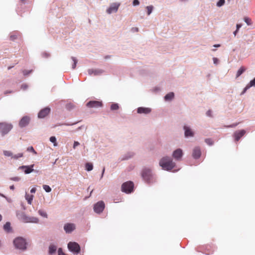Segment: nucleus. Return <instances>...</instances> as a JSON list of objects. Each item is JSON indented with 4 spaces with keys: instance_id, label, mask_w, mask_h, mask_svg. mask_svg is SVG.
Here are the masks:
<instances>
[{
    "instance_id": "obj_45",
    "label": "nucleus",
    "mask_w": 255,
    "mask_h": 255,
    "mask_svg": "<svg viewBox=\"0 0 255 255\" xmlns=\"http://www.w3.org/2000/svg\"><path fill=\"white\" fill-rule=\"evenodd\" d=\"M35 192H36L35 188H32L30 190V192L32 193H34Z\"/></svg>"
},
{
    "instance_id": "obj_22",
    "label": "nucleus",
    "mask_w": 255,
    "mask_h": 255,
    "mask_svg": "<svg viewBox=\"0 0 255 255\" xmlns=\"http://www.w3.org/2000/svg\"><path fill=\"white\" fill-rule=\"evenodd\" d=\"M57 247L55 245H51L49 247V254L51 255L56 251Z\"/></svg>"
},
{
    "instance_id": "obj_27",
    "label": "nucleus",
    "mask_w": 255,
    "mask_h": 255,
    "mask_svg": "<svg viewBox=\"0 0 255 255\" xmlns=\"http://www.w3.org/2000/svg\"><path fill=\"white\" fill-rule=\"evenodd\" d=\"M252 86H255V78L250 81L249 84H248L245 88V90H246L247 89Z\"/></svg>"
},
{
    "instance_id": "obj_28",
    "label": "nucleus",
    "mask_w": 255,
    "mask_h": 255,
    "mask_svg": "<svg viewBox=\"0 0 255 255\" xmlns=\"http://www.w3.org/2000/svg\"><path fill=\"white\" fill-rule=\"evenodd\" d=\"M18 36H19V34L17 32L11 33L10 35V39L11 40H14L16 39Z\"/></svg>"
},
{
    "instance_id": "obj_12",
    "label": "nucleus",
    "mask_w": 255,
    "mask_h": 255,
    "mask_svg": "<svg viewBox=\"0 0 255 255\" xmlns=\"http://www.w3.org/2000/svg\"><path fill=\"white\" fill-rule=\"evenodd\" d=\"M246 133V131L244 129L236 131L234 134L235 139L238 141Z\"/></svg>"
},
{
    "instance_id": "obj_18",
    "label": "nucleus",
    "mask_w": 255,
    "mask_h": 255,
    "mask_svg": "<svg viewBox=\"0 0 255 255\" xmlns=\"http://www.w3.org/2000/svg\"><path fill=\"white\" fill-rule=\"evenodd\" d=\"M151 112V109L148 108L139 107L137 109V113L139 114H147Z\"/></svg>"
},
{
    "instance_id": "obj_41",
    "label": "nucleus",
    "mask_w": 255,
    "mask_h": 255,
    "mask_svg": "<svg viewBox=\"0 0 255 255\" xmlns=\"http://www.w3.org/2000/svg\"><path fill=\"white\" fill-rule=\"evenodd\" d=\"M139 4V2L138 1V0H133V5L135 6V5H137Z\"/></svg>"
},
{
    "instance_id": "obj_39",
    "label": "nucleus",
    "mask_w": 255,
    "mask_h": 255,
    "mask_svg": "<svg viewBox=\"0 0 255 255\" xmlns=\"http://www.w3.org/2000/svg\"><path fill=\"white\" fill-rule=\"evenodd\" d=\"M58 255H65V254L63 252L61 248H59L58 250Z\"/></svg>"
},
{
    "instance_id": "obj_55",
    "label": "nucleus",
    "mask_w": 255,
    "mask_h": 255,
    "mask_svg": "<svg viewBox=\"0 0 255 255\" xmlns=\"http://www.w3.org/2000/svg\"><path fill=\"white\" fill-rule=\"evenodd\" d=\"M238 31V30H237V29H236V30L234 32V35H236L237 32V31Z\"/></svg>"
},
{
    "instance_id": "obj_20",
    "label": "nucleus",
    "mask_w": 255,
    "mask_h": 255,
    "mask_svg": "<svg viewBox=\"0 0 255 255\" xmlns=\"http://www.w3.org/2000/svg\"><path fill=\"white\" fill-rule=\"evenodd\" d=\"M33 167V165H32L31 166H22L21 167L22 168H24V173L25 174H29L33 171V169L32 167Z\"/></svg>"
},
{
    "instance_id": "obj_16",
    "label": "nucleus",
    "mask_w": 255,
    "mask_h": 255,
    "mask_svg": "<svg viewBox=\"0 0 255 255\" xmlns=\"http://www.w3.org/2000/svg\"><path fill=\"white\" fill-rule=\"evenodd\" d=\"M201 154V151L199 147H196L193 149L192 156L194 158H199L200 157Z\"/></svg>"
},
{
    "instance_id": "obj_17",
    "label": "nucleus",
    "mask_w": 255,
    "mask_h": 255,
    "mask_svg": "<svg viewBox=\"0 0 255 255\" xmlns=\"http://www.w3.org/2000/svg\"><path fill=\"white\" fill-rule=\"evenodd\" d=\"M184 129L185 130V136L186 137L193 136L194 132L189 127L184 126Z\"/></svg>"
},
{
    "instance_id": "obj_33",
    "label": "nucleus",
    "mask_w": 255,
    "mask_h": 255,
    "mask_svg": "<svg viewBox=\"0 0 255 255\" xmlns=\"http://www.w3.org/2000/svg\"><path fill=\"white\" fill-rule=\"evenodd\" d=\"M38 213L41 216L45 217V218L47 217V215L45 212H44L42 210H39L38 211Z\"/></svg>"
},
{
    "instance_id": "obj_24",
    "label": "nucleus",
    "mask_w": 255,
    "mask_h": 255,
    "mask_svg": "<svg viewBox=\"0 0 255 255\" xmlns=\"http://www.w3.org/2000/svg\"><path fill=\"white\" fill-rule=\"evenodd\" d=\"M25 198L27 201L28 203L29 204H31L33 198V196L31 195L26 194Z\"/></svg>"
},
{
    "instance_id": "obj_8",
    "label": "nucleus",
    "mask_w": 255,
    "mask_h": 255,
    "mask_svg": "<svg viewBox=\"0 0 255 255\" xmlns=\"http://www.w3.org/2000/svg\"><path fill=\"white\" fill-rule=\"evenodd\" d=\"M102 106V102L98 101H91L87 103V106L89 108H97Z\"/></svg>"
},
{
    "instance_id": "obj_47",
    "label": "nucleus",
    "mask_w": 255,
    "mask_h": 255,
    "mask_svg": "<svg viewBox=\"0 0 255 255\" xmlns=\"http://www.w3.org/2000/svg\"><path fill=\"white\" fill-rule=\"evenodd\" d=\"M213 60H214V63H215V64L217 63V62L218 61V60L217 58H214Z\"/></svg>"
},
{
    "instance_id": "obj_29",
    "label": "nucleus",
    "mask_w": 255,
    "mask_h": 255,
    "mask_svg": "<svg viewBox=\"0 0 255 255\" xmlns=\"http://www.w3.org/2000/svg\"><path fill=\"white\" fill-rule=\"evenodd\" d=\"M50 141L53 143L54 146H56L57 145V143L56 142V138L55 136H51L50 138Z\"/></svg>"
},
{
    "instance_id": "obj_13",
    "label": "nucleus",
    "mask_w": 255,
    "mask_h": 255,
    "mask_svg": "<svg viewBox=\"0 0 255 255\" xmlns=\"http://www.w3.org/2000/svg\"><path fill=\"white\" fill-rule=\"evenodd\" d=\"M182 155H183L182 150L180 148L175 150L173 152V154H172L173 157L176 160H180Z\"/></svg>"
},
{
    "instance_id": "obj_30",
    "label": "nucleus",
    "mask_w": 255,
    "mask_h": 255,
    "mask_svg": "<svg viewBox=\"0 0 255 255\" xmlns=\"http://www.w3.org/2000/svg\"><path fill=\"white\" fill-rule=\"evenodd\" d=\"M119 107L117 104H113L111 106V109L112 110H117L119 109Z\"/></svg>"
},
{
    "instance_id": "obj_15",
    "label": "nucleus",
    "mask_w": 255,
    "mask_h": 255,
    "mask_svg": "<svg viewBox=\"0 0 255 255\" xmlns=\"http://www.w3.org/2000/svg\"><path fill=\"white\" fill-rule=\"evenodd\" d=\"M29 118L28 117H23L19 123V125L20 127H24L27 126L29 122Z\"/></svg>"
},
{
    "instance_id": "obj_54",
    "label": "nucleus",
    "mask_w": 255,
    "mask_h": 255,
    "mask_svg": "<svg viewBox=\"0 0 255 255\" xmlns=\"http://www.w3.org/2000/svg\"><path fill=\"white\" fill-rule=\"evenodd\" d=\"M214 47H219L220 46V45L219 44H217V45H214Z\"/></svg>"
},
{
    "instance_id": "obj_53",
    "label": "nucleus",
    "mask_w": 255,
    "mask_h": 255,
    "mask_svg": "<svg viewBox=\"0 0 255 255\" xmlns=\"http://www.w3.org/2000/svg\"><path fill=\"white\" fill-rule=\"evenodd\" d=\"M204 253L206 254L209 255V254H210V252H204Z\"/></svg>"
},
{
    "instance_id": "obj_4",
    "label": "nucleus",
    "mask_w": 255,
    "mask_h": 255,
    "mask_svg": "<svg viewBox=\"0 0 255 255\" xmlns=\"http://www.w3.org/2000/svg\"><path fill=\"white\" fill-rule=\"evenodd\" d=\"M133 183L131 181H128L123 184L122 186V191L127 193H131L133 191Z\"/></svg>"
},
{
    "instance_id": "obj_6",
    "label": "nucleus",
    "mask_w": 255,
    "mask_h": 255,
    "mask_svg": "<svg viewBox=\"0 0 255 255\" xmlns=\"http://www.w3.org/2000/svg\"><path fill=\"white\" fill-rule=\"evenodd\" d=\"M143 179L147 182H150L152 179L151 170L149 169H144L142 172Z\"/></svg>"
},
{
    "instance_id": "obj_34",
    "label": "nucleus",
    "mask_w": 255,
    "mask_h": 255,
    "mask_svg": "<svg viewBox=\"0 0 255 255\" xmlns=\"http://www.w3.org/2000/svg\"><path fill=\"white\" fill-rule=\"evenodd\" d=\"M28 222H32V223H38V219L37 218L33 217L31 218H29Z\"/></svg>"
},
{
    "instance_id": "obj_1",
    "label": "nucleus",
    "mask_w": 255,
    "mask_h": 255,
    "mask_svg": "<svg viewBox=\"0 0 255 255\" xmlns=\"http://www.w3.org/2000/svg\"><path fill=\"white\" fill-rule=\"evenodd\" d=\"M159 164L163 169L167 171L172 170L175 166V163L172 159L167 156L162 158L159 161Z\"/></svg>"
},
{
    "instance_id": "obj_3",
    "label": "nucleus",
    "mask_w": 255,
    "mask_h": 255,
    "mask_svg": "<svg viewBox=\"0 0 255 255\" xmlns=\"http://www.w3.org/2000/svg\"><path fill=\"white\" fill-rule=\"evenodd\" d=\"M13 244L17 249L20 250H24L26 249V242L22 238L19 237L16 238L13 241Z\"/></svg>"
},
{
    "instance_id": "obj_9",
    "label": "nucleus",
    "mask_w": 255,
    "mask_h": 255,
    "mask_svg": "<svg viewBox=\"0 0 255 255\" xmlns=\"http://www.w3.org/2000/svg\"><path fill=\"white\" fill-rule=\"evenodd\" d=\"M120 6L119 4L114 3L107 9V12L108 14H111L113 12H116Z\"/></svg>"
},
{
    "instance_id": "obj_56",
    "label": "nucleus",
    "mask_w": 255,
    "mask_h": 255,
    "mask_svg": "<svg viewBox=\"0 0 255 255\" xmlns=\"http://www.w3.org/2000/svg\"><path fill=\"white\" fill-rule=\"evenodd\" d=\"M23 74L24 75H26V74H28V73H26L25 71H23Z\"/></svg>"
},
{
    "instance_id": "obj_42",
    "label": "nucleus",
    "mask_w": 255,
    "mask_h": 255,
    "mask_svg": "<svg viewBox=\"0 0 255 255\" xmlns=\"http://www.w3.org/2000/svg\"><path fill=\"white\" fill-rule=\"evenodd\" d=\"M79 144H80V143H79V142H78V141H74V145H73V148H75Z\"/></svg>"
},
{
    "instance_id": "obj_10",
    "label": "nucleus",
    "mask_w": 255,
    "mask_h": 255,
    "mask_svg": "<svg viewBox=\"0 0 255 255\" xmlns=\"http://www.w3.org/2000/svg\"><path fill=\"white\" fill-rule=\"evenodd\" d=\"M64 229L66 233H70L75 229V226L72 223H67L64 225Z\"/></svg>"
},
{
    "instance_id": "obj_38",
    "label": "nucleus",
    "mask_w": 255,
    "mask_h": 255,
    "mask_svg": "<svg viewBox=\"0 0 255 255\" xmlns=\"http://www.w3.org/2000/svg\"><path fill=\"white\" fill-rule=\"evenodd\" d=\"M245 21L247 23L248 25H251V19L249 17H245L244 18Z\"/></svg>"
},
{
    "instance_id": "obj_23",
    "label": "nucleus",
    "mask_w": 255,
    "mask_h": 255,
    "mask_svg": "<svg viewBox=\"0 0 255 255\" xmlns=\"http://www.w3.org/2000/svg\"><path fill=\"white\" fill-rule=\"evenodd\" d=\"M174 96V94L173 92H170L165 96L164 99L166 101L171 100L173 98Z\"/></svg>"
},
{
    "instance_id": "obj_36",
    "label": "nucleus",
    "mask_w": 255,
    "mask_h": 255,
    "mask_svg": "<svg viewBox=\"0 0 255 255\" xmlns=\"http://www.w3.org/2000/svg\"><path fill=\"white\" fill-rule=\"evenodd\" d=\"M225 0H219V1L217 3V5L219 7H220L224 5L225 3Z\"/></svg>"
},
{
    "instance_id": "obj_26",
    "label": "nucleus",
    "mask_w": 255,
    "mask_h": 255,
    "mask_svg": "<svg viewBox=\"0 0 255 255\" xmlns=\"http://www.w3.org/2000/svg\"><path fill=\"white\" fill-rule=\"evenodd\" d=\"M86 169L88 171H91L93 168V164L91 163L88 162L85 165Z\"/></svg>"
},
{
    "instance_id": "obj_32",
    "label": "nucleus",
    "mask_w": 255,
    "mask_h": 255,
    "mask_svg": "<svg viewBox=\"0 0 255 255\" xmlns=\"http://www.w3.org/2000/svg\"><path fill=\"white\" fill-rule=\"evenodd\" d=\"M146 8L147 10V14L149 15L152 11L153 6H152V5L147 6H146Z\"/></svg>"
},
{
    "instance_id": "obj_51",
    "label": "nucleus",
    "mask_w": 255,
    "mask_h": 255,
    "mask_svg": "<svg viewBox=\"0 0 255 255\" xmlns=\"http://www.w3.org/2000/svg\"><path fill=\"white\" fill-rule=\"evenodd\" d=\"M133 30H134V31H138V28H133Z\"/></svg>"
},
{
    "instance_id": "obj_52",
    "label": "nucleus",
    "mask_w": 255,
    "mask_h": 255,
    "mask_svg": "<svg viewBox=\"0 0 255 255\" xmlns=\"http://www.w3.org/2000/svg\"><path fill=\"white\" fill-rule=\"evenodd\" d=\"M237 126V124L233 125L232 126H229V127H235Z\"/></svg>"
},
{
    "instance_id": "obj_21",
    "label": "nucleus",
    "mask_w": 255,
    "mask_h": 255,
    "mask_svg": "<svg viewBox=\"0 0 255 255\" xmlns=\"http://www.w3.org/2000/svg\"><path fill=\"white\" fill-rule=\"evenodd\" d=\"M246 70V68L245 67L242 66L240 67L237 73L236 78H238L239 76H240Z\"/></svg>"
},
{
    "instance_id": "obj_5",
    "label": "nucleus",
    "mask_w": 255,
    "mask_h": 255,
    "mask_svg": "<svg viewBox=\"0 0 255 255\" xmlns=\"http://www.w3.org/2000/svg\"><path fill=\"white\" fill-rule=\"evenodd\" d=\"M68 249L74 254H78L80 252V247L76 242H69L68 244Z\"/></svg>"
},
{
    "instance_id": "obj_7",
    "label": "nucleus",
    "mask_w": 255,
    "mask_h": 255,
    "mask_svg": "<svg viewBox=\"0 0 255 255\" xmlns=\"http://www.w3.org/2000/svg\"><path fill=\"white\" fill-rule=\"evenodd\" d=\"M105 208V203L101 201L97 202L94 207V211L97 213H102Z\"/></svg>"
},
{
    "instance_id": "obj_19",
    "label": "nucleus",
    "mask_w": 255,
    "mask_h": 255,
    "mask_svg": "<svg viewBox=\"0 0 255 255\" xmlns=\"http://www.w3.org/2000/svg\"><path fill=\"white\" fill-rule=\"evenodd\" d=\"M103 72L101 70H94V69H89L88 70V73L89 75H91L94 74V75H98L102 74Z\"/></svg>"
},
{
    "instance_id": "obj_2",
    "label": "nucleus",
    "mask_w": 255,
    "mask_h": 255,
    "mask_svg": "<svg viewBox=\"0 0 255 255\" xmlns=\"http://www.w3.org/2000/svg\"><path fill=\"white\" fill-rule=\"evenodd\" d=\"M11 124L7 123H0V133L2 136L6 134L12 128Z\"/></svg>"
},
{
    "instance_id": "obj_50",
    "label": "nucleus",
    "mask_w": 255,
    "mask_h": 255,
    "mask_svg": "<svg viewBox=\"0 0 255 255\" xmlns=\"http://www.w3.org/2000/svg\"><path fill=\"white\" fill-rule=\"evenodd\" d=\"M105 170V167H104L103 169V171H102V177L103 176V174L104 173Z\"/></svg>"
},
{
    "instance_id": "obj_46",
    "label": "nucleus",
    "mask_w": 255,
    "mask_h": 255,
    "mask_svg": "<svg viewBox=\"0 0 255 255\" xmlns=\"http://www.w3.org/2000/svg\"><path fill=\"white\" fill-rule=\"evenodd\" d=\"M242 26V25L240 24H237V29L238 30L239 28Z\"/></svg>"
},
{
    "instance_id": "obj_48",
    "label": "nucleus",
    "mask_w": 255,
    "mask_h": 255,
    "mask_svg": "<svg viewBox=\"0 0 255 255\" xmlns=\"http://www.w3.org/2000/svg\"><path fill=\"white\" fill-rule=\"evenodd\" d=\"M10 189L11 190H14V185H11V186H10Z\"/></svg>"
},
{
    "instance_id": "obj_11",
    "label": "nucleus",
    "mask_w": 255,
    "mask_h": 255,
    "mask_svg": "<svg viewBox=\"0 0 255 255\" xmlns=\"http://www.w3.org/2000/svg\"><path fill=\"white\" fill-rule=\"evenodd\" d=\"M50 109L49 108H45L41 110L38 113V117L39 118H44L47 116L50 113Z\"/></svg>"
},
{
    "instance_id": "obj_43",
    "label": "nucleus",
    "mask_w": 255,
    "mask_h": 255,
    "mask_svg": "<svg viewBox=\"0 0 255 255\" xmlns=\"http://www.w3.org/2000/svg\"><path fill=\"white\" fill-rule=\"evenodd\" d=\"M11 180L15 181H18L20 180V178L18 177H15L11 178Z\"/></svg>"
},
{
    "instance_id": "obj_35",
    "label": "nucleus",
    "mask_w": 255,
    "mask_h": 255,
    "mask_svg": "<svg viewBox=\"0 0 255 255\" xmlns=\"http://www.w3.org/2000/svg\"><path fill=\"white\" fill-rule=\"evenodd\" d=\"M72 59L73 60L74 63H73V64L72 65V68L73 69H75L76 66V64H77V59L74 57H72Z\"/></svg>"
},
{
    "instance_id": "obj_37",
    "label": "nucleus",
    "mask_w": 255,
    "mask_h": 255,
    "mask_svg": "<svg viewBox=\"0 0 255 255\" xmlns=\"http://www.w3.org/2000/svg\"><path fill=\"white\" fill-rule=\"evenodd\" d=\"M205 141L206 143L207 144H208V145H211L213 143V141L210 138H207V139H205Z\"/></svg>"
},
{
    "instance_id": "obj_57",
    "label": "nucleus",
    "mask_w": 255,
    "mask_h": 255,
    "mask_svg": "<svg viewBox=\"0 0 255 255\" xmlns=\"http://www.w3.org/2000/svg\"><path fill=\"white\" fill-rule=\"evenodd\" d=\"M70 106H71L70 104H68V105H67V107L68 108Z\"/></svg>"
},
{
    "instance_id": "obj_14",
    "label": "nucleus",
    "mask_w": 255,
    "mask_h": 255,
    "mask_svg": "<svg viewBox=\"0 0 255 255\" xmlns=\"http://www.w3.org/2000/svg\"><path fill=\"white\" fill-rule=\"evenodd\" d=\"M3 154L6 156H11L12 158L15 159H18V158L21 157L23 156V154L20 153L12 156V152L10 151L7 150L3 151Z\"/></svg>"
},
{
    "instance_id": "obj_44",
    "label": "nucleus",
    "mask_w": 255,
    "mask_h": 255,
    "mask_svg": "<svg viewBox=\"0 0 255 255\" xmlns=\"http://www.w3.org/2000/svg\"><path fill=\"white\" fill-rule=\"evenodd\" d=\"M211 113H212V111L211 110H209L207 111L206 114L209 117H212Z\"/></svg>"
},
{
    "instance_id": "obj_49",
    "label": "nucleus",
    "mask_w": 255,
    "mask_h": 255,
    "mask_svg": "<svg viewBox=\"0 0 255 255\" xmlns=\"http://www.w3.org/2000/svg\"><path fill=\"white\" fill-rule=\"evenodd\" d=\"M22 88L23 89H26V88H27V86H26V85H22Z\"/></svg>"
},
{
    "instance_id": "obj_25",
    "label": "nucleus",
    "mask_w": 255,
    "mask_h": 255,
    "mask_svg": "<svg viewBox=\"0 0 255 255\" xmlns=\"http://www.w3.org/2000/svg\"><path fill=\"white\" fill-rule=\"evenodd\" d=\"M3 229L7 232H9L11 230V227H10V223H9V222L6 223L3 226Z\"/></svg>"
},
{
    "instance_id": "obj_40",
    "label": "nucleus",
    "mask_w": 255,
    "mask_h": 255,
    "mask_svg": "<svg viewBox=\"0 0 255 255\" xmlns=\"http://www.w3.org/2000/svg\"><path fill=\"white\" fill-rule=\"evenodd\" d=\"M27 150L30 151H32L34 153H36V152H35V151L34 150V149L32 146H30V147H28L27 148Z\"/></svg>"
},
{
    "instance_id": "obj_31",
    "label": "nucleus",
    "mask_w": 255,
    "mask_h": 255,
    "mask_svg": "<svg viewBox=\"0 0 255 255\" xmlns=\"http://www.w3.org/2000/svg\"><path fill=\"white\" fill-rule=\"evenodd\" d=\"M43 188L46 192H50L51 191V188L48 185H44Z\"/></svg>"
}]
</instances>
